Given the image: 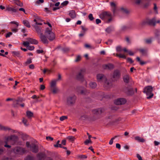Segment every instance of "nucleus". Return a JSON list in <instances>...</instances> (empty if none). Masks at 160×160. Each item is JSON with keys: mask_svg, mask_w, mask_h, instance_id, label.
Listing matches in <instances>:
<instances>
[{"mask_svg": "<svg viewBox=\"0 0 160 160\" xmlns=\"http://www.w3.org/2000/svg\"><path fill=\"white\" fill-rule=\"evenodd\" d=\"M85 73V70L82 69L79 71L76 75V78L81 81H83L84 80V75Z\"/></svg>", "mask_w": 160, "mask_h": 160, "instance_id": "4", "label": "nucleus"}, {"mask_svg": "<svg viewBox=\"0 0 160 160\" xmlns=\"http://www.w3.org/2000/svg\"><path fill=\"white\" fill-rule=\"evenodd\" d=\"M97 118L94 116L91 117L86 115H83L81 116L80 119L82 120H88L90 121H93L97 119Z\"/></svg>", "mask_w": 160, "mask_h": 160, "instance_id": "9", "label": "nucleus"}, {"mask_svg": "<svg viewBox=\"0 0 160 160\" xmlns=\"http://www.w3.org/2000/svg\"><path fill=\"white\" fill-rule=\"evenodd\" d=\"M25 160H34V158L33 156L29 155L26 157Z\"/></svg>", "mask_w": 160, "mask_h": 160, "instance_id": "39", "label": "nucleus"}, {"mask_svg": "<svg viewBox=\"0 0 160 160\" xmlns=\"http://www.w3.org/2000/svg\"><path fill=\"white\" fill-rule=\"evenodd\" d=\"M76 91L78 93L81 94L86 95L88 92L86 89L82 86H78L76 89Z\"/></svg>", "mask_w": 160, "mask_h": 160, "instance_id": "8", "label": "nucleus"}, {"mask_svg": "<svg viewBox=\"0 0 160 160\" xmlns=\"http://www.w3.org/2000/svg\"><path fill=\"white\" fill-rule=\"evenodd\" d=\"M103 82H104V86L107 89H109L112 86V83L111 80H108L106 78Z\"/></svg>", "mask_w": 160, "mask_h": 160, "instance_id": "10", "label": "nucleus"}, {"mask_svg": "<svg viewBox=\"0 0 160 160\" xmlns=\"http://www.w3.org/2000/svg\"><path fill=\"white\" fill-rule=\"evenodd\" d=\"M126 102L125 98H121L116 99L115 101V103L118 105H120L124 104Z\"/></svg>", "mask_w": 160, "mask_h": 160, "instance_id": "14", "label": "nucleus"}, {"mask_svg": "<svg viewBox=\"0 0 160 160\" xmlns=\"http://www.w3.org/2000/svg\"><path fill=\"white\" fill-rule=\"evenodd\" d=\"M98 81L99 82H103L106 80V78L105 76L102 74H98L97 76Z\"/></svg>", "mask_w": 160, "mask_h": 160, "instance_id": "15", "label": "nucleus"}, {"mask_svg": "<svg viewBox=\"0 0 160 160\" xmlns=\"http://www.w3.org/2000/svg\"><path fill=\"white\" fill-rule=\"evenodd\" d=\"M10 23L11 24H14L16 25V27L15 28H12L11 29L12 31L14 33H16L17 32H18V23L16 22L15 21H12L10 22Z\"/></svg>", "mask_w": 160, "mask_h": 160, "instance_id": "23", "label": "nucleus"}, {"mask_svg": "<svg viewBox=\"0 0 160 160\" xmlns=\"http://www.w3.org/2000/svg\"><path fill=\"white\" fill-rule=\"evenodd\" d=\"M67 138L71 141H74L75 139V138L73 136H69L67 137Z\"/></svg>", "mask_w": 160, "mask_h": 160, "instance_id": "43", "label": "nucleus"}, {"mask_svg": "<svg viewBox=\"0 0 160 160\" xmlns=\"http://www.w3.org/2000/svg\"><path fill=\"white\" fill-rule=\"evenodd\" d=\"M7 10L8 11H12L14 12H16L17 11V9H15L11 7H8L7 8Z\"/></svg>", "mask_w": 160, "mask_h": 160, "instance_id": "38", "label": "nucleus"}, {"mask_svg": "<svg viewBox=\"0 0 160 160\" xmlns=\"http://www.w3.org/2000/svg\"><path fill=\"white\" fill-rule=\"evenodd\" d=\"M135 139L136 140L140 142H144L145 141L144 140L143 138L138 136L135 137Z\"/></svg>", "mask_w": 160, "mask_h": 160, "instance_id": "36", "label": "nucleus"}, {"mask_svg": "<svg viewBox=\"0 0 160 160\" xmlns=\"http://www.w3.org/2000/svg\"><path fill=\"white\" fill-rule=\"evenodd\" d=\"M12 34V32H9L6 35V38H8Z\"/></svg>", "mask_w": 160, "mask_h": 160, "instance_id": "58", "label": "nucleus"}, {"mask_svg": "<svg viewBox=\"0 0 160 160\" xmlns=\"http://www.w3.org/2000/svg\"><path fill=\"white\" fill-rule=\"evenodd\" d=\"M0 130L1 131H7L11 130V128L8 127L4 126L0 124Z\"/></svg>", "mask_w": 160, "mask_h": 160, "instance_id": "25", "label": "nucleus"}, {"mask_svg": "<svg viewBox=\"0 0 160 160\" xmlns=\"http://www.w3.org/2000/svg\"><path fill=\"white\" fill-rule=\"evenodd\" d=\"M114 28L113 26H110L108 27L105 29V31L108 33H110L114 30Z\"/></svg>", "mask_w": 160, "mask_h": 160, "instance_id": "32", "label": "nucleus"}, {"mask_svg": "<svg viewBox=\"0 0 160 160\" xmlns=\"http://www.w3.org/2000/svg\"><path fill=\"white\" fill-rule=\"evenodd\" d=\"M136 156L138 158V160H142L141 157L139 154H137Z\"/></svg>", "mask_w": 160, "mask_h": 160, "instance_id": "63", "label": "nucleus"}, {"mask_svg": "<svg viewBox=\"0 0 160 160\" xmlns=\"http://www.w3.org/2000/svg\"><path fill=\"white\" fill-rule=\"evenodd\" d=\"M32 62V60L31 59H29L27 60V61L25 63L26 64H28L31 63Z\"/></svg>", "mask_w": 160, "mask_h": 160, "instance_id": "61", "label": "nucleus"}, {"mask_svg": "<svg viewBox=\"0 0 160 160\" xmlns=\"http://www.w3.org/2000/svg\"><path fill=\"white\" fill-rule=\"evenodd\" d=\"M130 77L129 75L128 74H125L123 77V80L124 82L125 83H128L130 81Z\"/></svg>", "mask_w": 160, "mask_h": 160, "instance_id": "24", "label": "nucleus"}, {"mask_svg": "<svg viewBox=\"0 0 160 160\" xmlns=\"http://www.w3.org/2000/svg\"><path fill=\"white\" fill-rule=\"evenodd\" d=\"M85 32L82 31L79 34V37H82L85 34Z\"/></svg>", "mask_w": 160, "mask_h": 160, "instance_id": "64", "label": "nucleus"}, {"mask_svg": "<svg viewBox=\"0 0 160 160\" xmlns=\"http://www.w3.org/2000/svg\"><path fill=\"white\" fill-rule=\"evenodd\" d=\"M23 44L24 46L26 47L27 48V46H28L29 44V43L28 41H24L23 42Z\"/></svg>", "mask_w": 160, "mask_h": 160, "instance_id": "50", "label": "nucleus"}, {"mask_svg": "<svg viewBox=\"0 0 160 160\" xmlns=\"http://www.w3.org/2000/svg\"><path fill=\"white\" fill-rule=\"evenodd\" d=\"M136 59L137 61L139 62L141 65H143L145 64V62L141 60L139 57H137Z\"/></svg>", "mask_w": 160, "mask_h": 160, "instance_id": "41", "label": "nucleus"}, {"mask_svg": "<svg viewBox=\"0 0 160 160\" xmlns=\"http://www.w3.org/2000/svg\"><path fill=\"white\" fill-rule=\"evenodd\" d=\"M160 23V20H157L156 18L154 17L152 19H151L150 23L151 25L155 26L157 23Z\"/></svg>", "mask_w": 160, "mask_h": 160, "instance_id": "21", "label": "nucleus"}, {"mask_svg": "<svg viewBox=\"0 0 160 160\" xmlns=\"http://www.w3.org/2000/svg\"><path fill=\"white\" fill-rule=\"evenodd\" d=\"M11 52L13 55L15 57H17L19 58L21 57L20 56V53L18 51H13L12 52Z\"/></svg>", "mask_w": 160, "mask_h": 160, "instance_id": "29", "label": "nucleus"}, {"mask_svg": "<svg viewBox=\"0 0 160 160\" xmlns=\"http://www.w3.org/2000/svg\"><path fill=\"white\" fill-rule=\"evenodd\" d=\"M40 38L43 43L45 44H48V41L47 38V37L45 35H44L42 33H41Z\"/></svg>", "mask_w": 160, "mask_h": 160, "instance_id": "16", "label": "nucleus"}, {"mask_svg": "<svg viewBox=\"0 0 160 160\" xmlns=\"http://www.w3.org/2000/svg\"><path fill=\"white\" fill-rule=\"evenodd\" d=\"M62 51L64 52H68L70 48H69L68 47H64L62 48Z\"/></svg>", "mask_w": 160, "mask_h": 160, "instance_id": "45", "label": "nucleus"}, {"mask_svg": "<svg viewBox=\"0 0 160 160\" xmlns=\"http://www.w3.org/2000/svg\"><path fill=\"white\" fill-rule=\"evenodd\" d=\"M69 15L71 18H74L76 17L75 12L74 10H71L69 11Z\"/></svg>", "mask_w": 160, "mask_h": 160, "instance_id": "30", "label": "nucleus"}, {"mask_svg": "<svg viewBox=\"0 0 160 160\" xmlns=\"http://www.w3.org/2000/svg\"><path fill=\"white\" fill-rule=\"evenodd\" d=\"M153 4L154 7L153 8V12L154 14H158V7L156 3H154Z\"/></svg>", "mask_w": 160, "mask_h": 160, "instance_id": "31", "label": "nucleus"}, {"mask_svg": "<svg viewBox=\"0 0 160 160\" xmlns=\"http://www.w3.org/2000/svg\"><path fill=\"white\" fill-rule=\"evenodd\" d=\"M81 59V57L80 55H78L76 58L75 61L76 62L79 61Z\"/></svg>", "mask_w": 160, "mask_h": 160, "instance_id": "53", "label": "nucleus"}, {"mask_svg": "<svg viewBox=\"0 0 160 160\" xmlns=\"http://www.w3.org/2000/svg\"><path fill=\"white\" fill-rule=\"evenodd\" d=\"M143 92L146 94L147 96V98L148 99H150V86H148L145 88Z\"/></svg>", "mask_w": 160, "mask_h": 160, "instance_id": "17", "label": "nucleus"}, {"mask_svg": "<svg viewBox=\"0 0 160 160\" xmlns=\"http://www.w3.org/2000/svg\"><path fill=\"white\" fill-rule=\"evenodd\" d=\"M46 24L50 28H47L45 32V34L47 38L50 41H52L55 39V35L53 32L51 31L52 26L48 22H47Z\"/></svg>", "mask_w": 160, "mask_h": 160, "instance_id": "1", "label": "nucleus"}, {"mask_svg": "<svg viewBox=\"0 0 160 160\" xmlns=\"http://www.w3.org/2000/svg\"><path fill=\"white\" fill-rule=\"evenodd\" d=\"M14 3L20 7H22L23 6V3L20 1L18 2H14Z\"/></svg>", "mask_w": 160, "mask_h": 160, "instance_id": "46", "label": "nucleus"}, {"mask_svg": "<svg viewBox=\"0 0 160 160\" xmlns=\"http://www.w3.org/2000/svg\"><path fill=\"white\" fill-rule=\"evenodd\" d=\"M56 81H52L51 84V88L52 87H56Z\"/></svg>", "mask_w": 160, "mask_h": 160, "instance_id": "47", "label": "nucleus"}, {"mask_svg": "<svg viewBox=\"0 0 160 160\" xmlns=\"http://www.w3.org/2000/svg\"><path fill=\"white\" fill-rule=\"evenodd\" d=\"M67 117L66 116H62L60 118V120L61 121H63L65 119H67Z\"/></svg>", "mask_w": 160, "mask_h": 160, "instance_id": "54", "label": "nucleus"}, {"mask_svg": "<svg viewBox=\"0 0 160 160\" xmlns=\"http://www.w3.org/2000/svg\"><path fill=\"white\" fill-rule=\"evenodd\" d=\"M116 50L117 52H120L122 51V49L120 46H118L116 47Z\"/></svg>", "mask_w": 160, "mask_h": 160, "instance_id": "49", "label": "nucleus"}, {"mask_svg": "<svg viewBox=\"0 0 160 160\" xmlns=\"http://www.w3.org/2000/svg\"><path fill=\"white\" fill-rule=\"evenodd\" d=\"M131 28L129 26H123L122 28V29L123 30L128 29Z\"/></svg>", "mask_w": 160, "mask_h": 160, "instance_id": "44", "label": "nucleus"}, {"mask_svg": "<svg viewBox=\"0 0 160 160\" xmlns=\"http://www.w3.org/2000/svg\"><path fill=\"white\" fill-rule=\"evenodd\" d=\"M68 3V1H65L61 4L60 6L61 8H62V7L67 5Z\"/></svg>", "mask_w": 160, "mask_h": 160, "instance_id": "42", "label": "nucleus"}, {"mask_svg": "<svg viewBox=\"0 0 160 160\" xmlns=\"http://www.w3.org/2000/svg\"><path fill=\"white\" fill-rule=\"evenodd\" d=\"M26 145L27 147L29 148L31 151L33 153H37L38 151V147L37 145L32 143L30 144L29 142H27Z\"/></svg>", "mask_w": 160, "mask_h": 160, "instance_id": "3", "label": "nucleus"}, {"mask_svg": "<svg viewBox=\"0 0 160 160\" xmlns=\"http://www.w3.org/2000/svg\"><path fill=\"white\" fill-rule=\"evenodd\" d=\"M88 18L91 21L93 20L94 18L93 17L92 14H90L88 16Z\"/></svg>", "mask_w": 160, "mask_h": 160, "instance_id": "52", "label": "nucleus"}, {"mask_svg": "<svg viewBox=\"0 0 160 160\" xmlns=\"http://www.w3.org/2000/svg\"><path fill=\"white\" fill-rule=\"evenodd\" d=\"M26 151L25 149L22 147H18L14 149V152L17 154H23L26 152Z\"/></svg>", "mask_w": 160, "mask_h": 160, "instance_id": "7", "label": "nucleus"}, {"mask_svg": "<svg viewBox=\"0 0 160 160\" xmlns=\"http://www.w3.org/2000/svg\"><path fill=\"white\" fill-rule=\"evenodd\" d=\"M5 138L9 142H12V144H15L18 140V137L15 135H11Z\"/></svg>", "mask_w": 160, "mask_h": 160, "instance_id": "6", "label": "nucleus"}, {"mask_svg": "<svg viewBox=\"0 0 160 160\" xmlns=\"http://www.w3.org/2000/svg\"><path fill=\"white\" fill-rule=\"evenodd\" d=\"M27 48L29 50H33L34 48V47L33 46L28 45L27 46Z\"/></svg>", "mask_w": 160, "mask_h": 160, "instance_id": "48", "label": "nucleus"}, {"mask_svg": "<svg viewBox=\"0 0 160 160\" xmlns=\"http://www.w3.org/2000/svg\"><path fill=\"white\" fill-rule=\"evenodd\" d=\"M89 86L91 88L94 89L97 86L96 83L93 81H91L89 83Z\"/></svg>", "mask_w": 160, "mask_h": 160, "instance_id": "28", "label": "nucleus"}, {"mask_svg": "<svg viewBox=\"0 0 160 160\" xmlns=\"http://www.w3.org/2000/svg\"><path fill=\"white\" fill-rule=\"evenodd\" d=\"M110 5L112 8V9L113 12V14L115 15L117 13V8L115 4L113 2L110 3Z\"/></svg>", "mask_w": 160, "mask_h": 160, "instance_id": "20", "label": "nucleus"}, {"mask_svg": "<svg viewBox=\"0 0 160 160\" xmlns=\"http://www.w3.org/2000/svg\"><path fill=\"white\" fill-rule=\"evenodd\" d=\"M27 116L28 118H30L33 116V113L30 111H27L26 112Z\"/></svg>", "mask_w": 160, "mask_h": 160, "instance_id": "34", "label": "nucleus"}, {"mask_svg": "<svg viewBox=\"0 0 160 160\" xmlns=\"http://www.w3.org/2000/svg\"><path fill=\"white\" fill-rule=\"evenodd\" d=\"M123 91L128 95H131L134 93V91L133 89L130 88L125 87L123 89Z\"/></svg>", "mask_w": 160, "mask_h": 160, "instance_id": "11", "label": "nucleus"}, {"mask_svg": "<svg viewBox=\"0 0 160 160\" xmlns=\"http://www.w3.org/2000/svg\"><path fill=\"white\" fill-rule=\"evenodd\" d=\"M92 141L90 140H88V139H87L85 142L84 143L85 144L87 145H88L89 143L91 142Z\"/></svg>", "mask_w": 160, "mask_h": 160, "instance_id": "57", "label": "nucleus"}, {"mask_svg": "<svg viewBox=\"0 0 160 160\" xmlns=\"http://www.w3.org/2000/svg\"><path fill=\"white\" fill-rule=\"evenodd\" d=\"M76 96L74 95H72L69 96L67 98V104L69 106H72L75 103Z\"/></svg>", "mask_w": 160, "mask_h": 160, "instance_id": "5", "label": "nucleus"}, {"mask_svg": "<svg viewBox=\"0 0 160 160\" xmlns=\"http://www.w3.org/2000/svg\"><path fill=\"white\" fill-rule=\"evenodd\" d=\"M22 22L23 24L26 27L29 28L30 27V25L28 21L26 20H23Z\"/></svg>", "mask_w": 160, "mask_h": 160, "instance_id": "35", "label": "nucleus"}, {"mask_svg": "<svg viewBox=\"0 0 160 160\" xmlns=\"http://www.w3.org/2000/svg\"><path fill=\"white\" fill-rule=\"evenodd\" d=\"M99 17L101 19L108 23L110 22L112 20L111 14L108 12H103L100 14Z\"/></svg>", "mask_w": 160, "mask_h": 160, "instance_id": "2", "label": "nucleus"}, {"mask_svg": "<svg viewBox=\"0 0 160 160\" xmlns=\"http://www.w3.org/2000/svg\"><path fill=\"white\" fill-rule=\"evenodd\" d=\"M120 76V73L118 70H115L113 73L112 78L115 80H117L118 79Z\"/></svg>", "mask_w": 160, "mask_h": 160, "instance_id": "18", "label": "nucleus"}, {"mask_svg": "<svg viewBox=\"0 0 160 160\" xmlns=\"http://www.w3.org/2000/svg\"><path fill=\"white\" fill-rule=\"evenodd\" d=\"M138 51L143 55H146L148 52V49L147 48H140L138 49Z\"/></svg>", "mask_w": 160, "mask_h": 160, "instance_id": "22", "label": "nucleus"}, {"mask_svg": "<svg viewBox=\"0 0 160 160\" xmlns=\"http://www.w3.org/2000/svg\"><path fill=\"white\" fill-rule=\"evenodd\" d=\"M34 27L36 31L38 34L42 33H41V27H39L37 25H35Z\"/></svg>", "mask_w": 160, "mask_h": 160, "instance_id": "33", "label": "nucleus"}, {"mask_svg": "<svg viewBox=\"0 0 160 160\" xmlns=\"http://www.w3.org/2000/svg\"><path fill=\"white\" fill-rule=\"evenodd\" d=\"M105 111V109L102 108H100L92 110V113L97 115H100L103 113Z\"/></svg>", "mask_w": 160, "mask_h": 160, "instance_id": "13", "label": "nucleus"}, {"mask_svg": "<svg viewBox=\"0 0 160 160\" xmlns=\"http://www.w3.org/2000/svg\"><path fill=\"white\" fill-rule=\"evenodd\" d=\"M27 39L29 43H30L32 44H37L38 42L37 40L32 38H28Z\"/></svg>", "mask_w": 160, "mask_h": 160, "instance_id": "27", "label": "nucleus"}, {"mask_svg": "<svg viewBox=\"0 0 160 160\" xmlns=\"http://www.w3.org/2000/svg\"><path fill=\"white\" fill-rule=\"evenodd\" d=\"M2 160H13V159L11 158L5 157L3 158Z\"/></svg>", "mask_w": 160, "mask_h": 160, "instance_id": "51", "label": "nucleus"}, {"mask_svg": "<svg viewBox=\"0 0 160 160\" xmlns=\"http://www.w3.org/2000/svg\"><path fill=\"white\" fill-rule=\"evenodd\" d=\"M45 157V154L42 153H39L37 155V159L39 160H42L44 159Z\"/></svg>", "mask_w": 160, "mask_h": 160, "instance_id": "26", "label": "nucleus"}, {"mask_svg": "<svg viewBox=\"0 0 160 160\" xmlns=\"http://www.w3.org/2000/svg\"><path fill=\"white\" fill-rule=\"evenodd\" d=\"M79 158L82 159H85L87 158V157L84 155H81L79 156Z\"/></svg>", "mask_w": 160, "mask_h": 160, "instance_id": "59", "label": "nucleus"}, {"mask_svg": "<svg viewBox=\"0 0 160 160\" xmlns=\"http://www.w3.org/2000/svg\"><path fill=\"white\" fill-rule=\"evenodd\" d=\"M9 142L5 138V141L4 142L5 143V144L4 145V146L7 148H10L11 147V146L10 145H8V143H9Z\"/></svg>", "mask_w": 160, "mask_h": 160, "instance_id": "37", "label": "nucleus"}, {"mask_svg": "<svg viewBox=\"0 0 160 160\" xmlns=\"http://www.w3.org/2000/svg\"><path fill=\"white\" fill-rule=\"evenodd\" d=\"M44 0H38L36 1V4H39L40 3H42L43 2Z\"/></svg>", "mask_w": 160, "mask_h": 160, "instance_id": "55", "label": "nucleus"}, {"mask_svg": "<svg viewBox=\"0 0 160 160\" xmlns=\"http://www.w3.org/2000/svg\"><path fill=\"white\" fill-rule=\"evenodd\" d=\"M102 68L104 69L111 70L112 69L114 68L113 65L111 63H108V64H105L102 66Z\"/></svg>", "mask_w": 160, "mask_h": 160, "instance_id": "19", "label": "nucleus"}, {"mask_svg": "<svg viewBox=\"0 0 160 160\" xmlns=\"http://www.w3.org/2000/svg\"><path fill=\"white\" fill-rule=\"evenodd\" d=\"M51 88V90L54 93H56L58 91V88L56 87H52Z\"/></svg>", "mask_w": 160, "mask_h": 160, "instance_id": "40", "label": "nucleus"}, {"mask_svg": "<svg viewBox=\"0 0 160 160\" xmlns=\"http://www.w3.org/2000/svg\"><path fill=\"white\" fill-rule=\"evenodd\" d=\"M147 25H150V19L149 17L147 18L139 23V25L141 27Z\"/></svg>", "mask_w": 160, "mask_h": 160, "instance_id": "12", "label": "nucleus"}, {"mask_svg": "<svg viewBox=\"0 0 160 160\" xmlns=\"http://www.w3.org/2000/svg\"><path fill=\"white\" fill-rule=\"evenodd\" d=\"M127 59L128 61V62H130L131 63H132L133 62V61L130 58H127Z\"/></svg>", "mask_w": 160, "mask_h": 160, "instance_id": "62", "label": "nucleus"}, {"mask_svg": "<svg viewBox=\"0 0 160 160\" xmlns=\"http://www.w3.org/2000/svg\"><path fill=\"white\" fill-rule=\"evenodd\" d=\"M119 58H126V57L125 56L124 54H120L119 55Z\"/></svg>", "mask_w": 160, "mask_h": 160, "instance_id": "60", "label": "nucleus"}, {"mask_svg": "<svg viewBox=\"0 0 160 160\" xmlns=\"http://www.w3.org/2000/svg\"><path fill=\"white\" fill-rule=\"evenodd\" d=\"M153 88L151 86V98H152L153 96V93L152 92L153 91Z\"/></svg>", "mask_w": 160, "mask_h": 160, "instance_id": "56", "label": "nucleus"}]
</instances>
